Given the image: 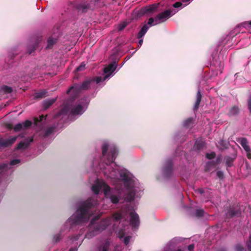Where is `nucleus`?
<instances>
[{
  "mask_svg": "<svg viewBox=\"0 0 251 251\" xmlns=\"http://www.w3.org/2000/svg\"><path fill=\"white\" fill-rule=\"evenodd\" d=\"M85 65L86 64L84 62H82L80 65L75 69V71L77 72L84 70L85 68Z\"/></svg>",
  "mask_w": 251,
  "mask_h": 251,
  "instance_id": "34",
  "label": "nucleus"
},
{
  "mask_svg": "<svg viewBox=\"0 0 251 251\" xmlns=\"http://www.w3.org/2000/svg\"><path fill=\"white\" fill-rule=\"evenodd\" d=\"M57 42L56 39H52L50 38L47 41V46L46 49H50L52 48L53 46Z\"/></svg>",
  "mask_w": 251,
  "mask_h": 251,
  "instance_id": "23",
  "label": "nucleus"
},
{
  "mask_svg": "<svg viewBox=\"0 0 251 251\" xmlns=\"http://www.w3.org/2000/svg\"><path fill=\"white\" fill-rule=\"evenodd\" d=\"M218 66H219V68H220L223 66V63H222L221 62H220L219 63Z\"/></svg>",
  "mask_w": 251,
  "mask_h": 251,
  "instance_id": "58",
  "label": "nucleus"
},
{
  "mask_svg": "<svg viewBox=\"0 0 251 251\" xmlns=\"http://www.w3.org/2000/svg\"><path fill=\"white\" fill-rule=\"evenodd\" d=\"M213 65H214V66H215L216 67H218V66H217V65H216L215 63H214Z\"/></svg>",
  "mask_w": 251,
  "mask_h": 251,
  "instance_id": "63",
  "label": "nucleus"
},
{
  "mask_svg": "<svg viewBox=\"0 0 251 251\" xmlns=\"http://www.w3.org/2000/svg\"><path fill=\"white\" fill-rule=\"evenodd\" d=\"M37 46V42H35L31 47H28L27 48V51L28 54H31L36 50Z\"/></svg>",
  "mask_w": 251,
  "mask_h": 251,
  "instance_id": "28",
  "label": "nucleus"
},
{
  "mask_svg": "<svg viewBox=\"0 0 251 251\" xmlns=\"http://www.w3.org/2000/svg\"><path fill=\"white\" fill-rule=\"evenodd\" d=\"M159 4H153L149 6L145 7L142 9L143 14L153 13L159 7Z\"/></svg>",
  "mask_w": 251,
  "mask_h": 251,
  "instance_id": "14",
  "label": "nucleus"
},
{
  "mask_svg": "<svg viewBox=\"0 0 251 251\" xmlns=\"http://www.w3.org/2000/svg\"><path fill=\"white\" fill-rule=\"evenodd\" d=\"M194 249V244H190L188 246V250L189 251H193Z\"/></svg>",
  "mask_w": 251,
  "mask_h": 251,
  "instance_id": "51",
  "label": "nucleus"
},
{
  "mask_svg": "<svg viewBox=\"0 0 251 251\" xmlns=\"http://www.w3.org/2000/svg\"><path fill=\"white\" fill-rule=\"evenodd\" d=\"M54 74L53 73H47V74H45L44 75V77H46V78H48V77H52L54 76Z\"/></svg>",
  "mask_w": 251,
  "mask_h": 251,
  "instance_id": "49",
  "label": "nucleus"
},
{
  "mask_svg": "<svg viewBox=\"0 0 251 251\" xmlns=\"http://www.w3.org/2000/svg\"><path fill=\"white\" fill-rule=\"evenodd\" d=\"M23 129H26L29 128L32 125L31 121L29 120H26L25 122L22 123Z\"/></svg>",
  "mask_w": 251,
  "mask_h": 251,
  "instance_id": "30",
  "label": "nucleus"
},
{
  "mask_svg": "<svg viewBox=\"0 0 251 251\" xmlns=\"http://www.w3.org/2000/svg\"><path fill=\"white\" fill-rule=\"evenodd\" d=\"M190 0H182V2H187L189 1Z\"/></svg>",
  "mask_w": 251,
  "mask_h": 251,
  "instance_id": "60",
  "label": "nucleus"
},
{
  "mask_svg": "<svg viewBox=\"0 0 251 251\" xmlns=\"http://www.w3.org/2000/svg\"><path fill=\"white\" fill-rule=\"evenodd\" d=\"M236 251H244V247L240 244H237L235 246Z\"/></svg>",
  "mask_w": 251,
  "mask_h": 251,
  "instance_id": "40",
  "label": "nucleus"
},
{
  "mask_svg": "<svg viewBox=\"0 0 251 251\" xmlns=\"http://www.w3.org/2000/svg\"><path fill=\"white\" fill-rule=\"evenodd\" d=\"M238 74H239L238 73H236V74H235V76L236 78H237L238 77H239V75H238Z\"/></svg>",
  "mask_w": 251,
  "mask_h": 251,
  "instance_id": "59",
  "label": "nucleus"
},
{
  "mask_svg": "<svg viewBox=\"0 0 251 251\" xmlns=\"http://www.w3.org/2000/svg\"><path fill=\"white\" fill-rule=\"evenodd\" d=\"M57 97L54 99L46 100L43 101V105L45 110L48 109L57 100Z\"/></svg>",
  "mask_w": 251,
  "mask_h": 251,
  "instance_id": "18",
  "label": "nucleus"
},
{
  "mask_svg": "<svg viewBox=\"0 0 251 251\" xmlns=\"http://www.w3.org/2000/svg\"><path fill=\"white\" fill-rule=\"evenodd\" d=\"M32 138H27L25 139L24 141L20 142L16 147L15 149L18 150H25L26 149L29 145V144L33 142Z\"/></svg>",
  "mask_w": 251,
  "mask_h": 251,
  "instance_id": "12",
  "label": "nucleus"
},
{
  "mask_svg": "<svg viewBox=\"0 0 251 251\" xmlns=\"http://www.w3.org/2000/svg\"><path fill=\"white\" fill-rule=\"evenodd\" d=\"M139 218L138 215L134 212L130 213V224L132 226L136 227L139 225Z\"/></svg>",
  "mask_w": 251,
  "mask_h": 251,
  "instance_id": "13",
  "label": "nucleus"
},
{
  "mask_svg": "<svg viewBox=\"0 0 251 251\" xmlns=\"http://www.w3.org/2000/svg\"><path fill=\"white\" fill-rule=\"evenodd\" d=\"M69 251H77V250L75 248H71Z\"/></svg>",
  "mask_w": 251,
  "mask_h": 251,
  "instance_id": "57",
  "label": "nucleus"
},
{
  "mask_svg": "<svg viewBox=\"0 0 251 251\" xmlns=\"http://www.w3.org/2000/svg\"><path fill=\"white\" fill-rule=\"evenodd\" d=\"M173 163L171 160L167 161L165 166L164 168V173L166 176L169 177L172 172Z\"/></svg>",
  "mask_w": 251,
  "mask_h": 251,
  "instance_id": "15",
  "label": "nucleus"
},
{
  "mask_svg": "<svg viewBox=\"0 0 251 251\" xmlns=\"http://www.w3.org/2000/svg\"><path fill=\"white\" fill-rule=\"evenodd\" d=\"M20 162V160L19 159H13L10 161V165H15Z\"/></svg>",
  "mask_w": 251,
  "mask_h": 251,
  "instance_id": "45",
  "label": "nucleus"
},
{
  "mask_svg": "<svg viewBox=\"0 0 251 251\" xmlns=\"http://www.w3.org/2000/svg\"><path fill=\"white\" fill-rule=\"evenodd\" d=\"M204 212L202 209H197L196 211V216L198 217H201L203 216Z\"/></svg>",
  "mask_w": 251,
  "mask_h": 251,
  "instance_id": "37",
  "label": "nucleus"
},
{
  "mask_svg": "<svg viewBox=\"0 0 251 251\" xmlns=\"http://www.w3.org/2000/svg\"><path fill=\"white\" fill-rule=\"evenodd\" d=\"M104 80L105 79H90V80L84 81L81 85L75 84L68 89L66 91V94L67 95H71V100L73 101L77 97L78 93L81 90H87L89 87L90 83L91 81H96V83L98 84L102 80Z\"/></svg>",
  "mask_w": 251,
  "mask_h": 251,
  "instance_id": "2",
  "label": "nucleus"
},
{
  "mask_svg": "<svg viewBox=\"0 0 251 251\" xmlns=\"http://www.w3.org/2000/svg\"><path fill=\"white\" fill-rule=\"evenodd\" d=\"M247 152V156L248 158L251 159V153H250V151Z\"/></svg>",
  "mask_w": 251,
  "mask_h": 251,
  "instance_id": "53",
  "label": "nucleus"
},
{
  "mask_svg": "<svg viewBox=\"0 0 251 251\" xmlns=\"http://www.w3.org/2000/svg\"><path fill=\"white\" fill-rule=\"evenodd\" d=\"M111 201L114 204H116L119 202L118 198L115 195H111L110 197Z\"/></svg>",
  "mask_w": 251,
  "mask_h": 251,
  "instance_id": "36",
  "label": "nucleus"
},
{
  "mask_svg": "<svg viewBox=\"0 0 251 251\" xmlns=\"http://www.w3.org/2000/svg\"><path fill=\"white\" fill-rule=\"evenodd\" d=\"M204 146V142L202 141L197 140L194 145V148L197 149V150H201L202 149Z\"/></svg>",
  "mask_w": 251,
  "mask_h": 251,
  "instance_id": "25",
  "label": "nucleus"
},
{
  "mask_svg": "<svg viewBox=\"0 0 251 251\" xmlns=\"http://www.w3.org/2000/svg\"><path fill=\"white\" fill-rule=\"evenodd\" d=\"M117 67V65L115 62H113L110 63L108 65L106 66L103 68V78H107L109 77L115 71Z\"/></svg>",
  "mask_w": 251,
  "mask_h": 251,
  "instance_id": "8",
  "label": "nucleus"
},
{
  "mask_svg": "<svg viewBox=\"0 0 251 251\" xmlns=\"http://www.w3.org/2000/svg\"><path fill=\"white\" fill-rule=\"evenodd\" d=\"M102 189L105 195L110 191V187L104 182L98 181L95 185L92 186V190L95 194H98L100 189Z\"/></svg>",
  "mask_w": 251,
  "mask_h": 251,
  "instance_id": "5",
  "label": "nucleus"
},
{
  "mask_svg": "<svg viewBox=\"0 0 251 251\" xmlns=\"http://www.w3.org/2000/svg\"><path fill=\"white\" fill-rule=\"evenodd\" d=\"M201 98H202V96L201 95V91H200V90H198L197 92V96H196V101L195 103L194 107V111H197L199 109L200 104L201 100Z\"/></svg>",
  "mask_w": 251,
  "mask_h": 251,
  "instance_id": "19",
  "label": "nucleus"
},
{
  "mask_svg": "<svg viewBox=\"0 0 251 251\" xmlns=\"http://www.w3.org/2000/svg\"><path fill=\"white\" fill-rule=\"evenodd\" d=\"M99 218H100V216H95L94 218H93L91 220V222H90L91 224V225H94V224H95V222H96L97 220H98L99 219Z\"/></svg>",
  "mask_w": 251,
  "mask_h": 251,
  "instance_id": "43",
  "label": "nucleus"
},
{
  "mask_svg": "<svg viewBox=\"0 0 251 251\" xmlns=\"http://www.w3.org/2000/svg\"><path fill=\"white\" fill-rule=\"evenodd\" d=\"M143 39H140L139 41L138 44H139L140 46H141L142 45V44H143Z\"/></svg>",
  "mask_w": 251,
  "mask_h": 251,
  "instance_id": "56",
  "label": "nucleus"
},
{
  "mask_svg": "<svg viewBox=\"0 0 251 251\" xmlns=\"http://www.w3.org/2000/svg\"><path fill=\"white\" fill-rule=\"evenodd\" d=\"M238 142L241 144L242 147L246 152L251 151V149L249 146L248 145V141L246 138H241L238 139Z\"/></svg>",
  "mask_w": 251,
  "mask_h": 251,
  "instance_id": "17",
  "label": "nucleus"
},
{
  "mask_svg": "<svg viewBox=\"0 0 251 251\" xmlns=\"http://www.w3.org/2000/svg\"><path fill=\"white\" fill-rule=\"evenodd\" d=\"M89 102V97H84L80 100L79 104L71 109L70 113L73 115L82 114L84 106H87Z\"/></svg>",
  "mask_w": 251,
  "mask_h": 251,
  "instance_id": "3",
  "label": "nucleus"
},
{
  "mask_svg": "<svg viewBox=\"0 0 251 251\" xmlns=\"http://www.w3.org/2000/svg\"><path fill=\"white\" fill-rule=\"evenodd\" d=\"M249 25L251 26V21L250 22Z\"/></svg>",
  "mask_w": 251,
  "mask_h": 251,
  "instance_id": "64",
  "label": "nucleus"
},
{
  "mask_svg": "<svg viewBox=\"0 0 251 251\" xmlns=\"http://www.w3.org/2000/svg\"><path fill=\"white\" fill-rule=\"evenodd\" d=\"M155 22V18H153L152 17H151L149 19L148 22L147 24H145L143 25V26L142 27L141 30L139 31V32L138 33L137 35V38L138 39H140L142 38L144 36V35L146 34V33L147 32L148 30L149 29L150 26H151L152 25H155L154 23Z\"/></svg>",
  "mask_w": 251,
  "mask_h": 251,
  "instance_id": "7",
  "label": "nucleus"
},
{
  "mask_svg": "<svg viewBox=\"0 0 251 251\" xmlns=\"http://www.w3.org/2000/svg\"><path fill=\"white\" fill-rule=\"evenodd\" d=\"M248 106L250 112L251 114V96H250L248 100Z\"/></svg>",
  "mask_w": 251,
  "mask_h": 251,
  "instance_id": "44",
  "label": "nucleus"
},
{
  "mask_svg": "<svg viewBox=\"0 0 251 251\" xmlns=\"http://www.w3.org/2000/svg\"><path fill=\"white\" fill-rule=\"evenodd\" d=\"M217 176L220 179H223L224 178V174L223 172L218 171L216 173Z\"/></svg>",
  "mask_w": 251,
  "mask_h": 251,
  "instance_id": "42",
  "label": "nucleus"
},
{
  "mask_svg": "<svg viewBox=\"0 0 251 251\" xmlns=\"http://www.w3.org/2000/svg\"><path fill=\"white\" fill-rule=\"evenodd\" d=\"M108 149V145L107 144H104L102 146V156H105L106 154Z\"/></svg>",
  "mask_w": 251,
  "mask_h": 251,
  "instance_id": "32",
  "label": "nucleus"
},
{
  "mask_svg": "<svg viewBox=\"0 0 251 251\" xmlns=\"http://www.w3.org/2000/svg\"><path fill=\"white\" fill-rule=\"evenodd\" d=\"M194 120L193 118L190 117L183 122V126L187 128H191L193 126Z\"/></svg>",
  "mask_w": 251,
  "mask_h": 251,
  "instance_id": "20",
  "label": "nucleus"
},
{
  "mask_svg": "<svg viewBox=\"0 0 251 251\" xmlns=\"http://www.w3.org/2000/svg\"><path fill=\"white\" fill-rule=\"evenodd\" d=\"M96 203V201L92 199H88L85 201L80 206L78 212L75 217V222L79 223L87 222L93 214L92 210L94 209Z\"/></svg>",
  "mask_w": 251,
  "mask_h": 251,
  "instance_id": "1",
  "label": "nucleus"
},
{
  "mask_svg": "<svg viewBox=\"0 0 251 251\" xmlns=\"http://www.w3.org/2000/svg\"><path fill=\"white\" fill-rule=\"evenodd\" d=\"M182 3L181 2H176L173 5V7L175 8H178L180 7L182 5Z\"/></svg>",
  "mask_w": 251,
  "mask_h": 251,
  "instance_id": "48",
  "label": "nucleus"
},
{
  "mask_svg": "<svg viewBox=\"0 0 251 251\" xmlns=\"http://www.w3.org/2000/svg\"><path fill=\"white\" fill-rule=\"evenodd\" d=\"M12 92V88L7 85H3L0 89V92L3 93L4 94H10Z\"/></svg>",
  "mask_w": 251,
  "mask_h": 251,
  "instance_id": "22",
  "label": "nucleus"
},
{
  "mask_svg": "<svg viewBox=\"0 0 251 251\" xmlns=\"http://www.w3.org/2000/svg\"><path fill=\"white\" fill-rule=\"evenodd\" d=\"M6 127L9 129H13L14 126H13L12 124H7L6 125Z\"/></svg>",
  "mask_w": 251,
  "mask_h": 251,
  "instance_id": "52",
  "label": "nucleus"
},
{
  "mask_svg": "<svg viewBox=\"0 0 251 251\" xmlns=\"http://www.w3.org/2000/svg\"><path fill=\"white\" fill-rule=\"evenodd\" d=\"M93 78H97V79H99V78H101V77L100 76H97V77H94Z\"/></svg>",
  "mask_w": 251,
  "mask_h": 251,
  "instance_id": "61",
  "label": "nucleus"
},
{
  "mask_svg": "<svg viewBox=\"0 0 251 251\" xmlns=\"http://www.w3.org/2000/svg\"><path fill=\"white\" fill-rule=\"evenodd\" d=\"M240 214V208L238 204H234L230 206L226 213L227 218H232L234 216H238Z\"/></svg>",
  "mask_w": 251,
  "mask_h": 251,
  "instance_id": "9",
  "label": "nucleus"
},
{
  "mask_svg": "<svg viewBox=\"0 0 251 251\" xmlns=\"http://www.w3.org/2000/svg\"><path fill=\"white\" fill-rule=\"evenodd\" d=\"M117 154L118 151L116 147L115 146H111L107 156V161L109 164L114 162Z\"/></svg>",
  "mask_w": 251,
  "mask_h": 251,
  "instance_id": "10",
  "label": "nucleus"
},
{
  "mask_svg": "<svg viewBox=\"0 0 251 251\" xmlns=\"http://www.w3.org/2000/svg\"><path fill=\"white\" fill-rule=\"evenodd\" d=\"M23 124L22 123H18L14 127L13 129L15 131L17 132L22 129H23Z\"/></svg>",
  "mask_w": 251,
  "mask_h": 251,
  "instance_id": "35",
  "label": "nucleus"
},
{
  "mask_svg": "<svg viewBox=\"0 0 251 251\" xmlns=\"http://www.w3.org/2000/svg\"><path fill=\"white\" fill-rule=\"evenodd\" d=\"M17 138V136L10 137L7 139L0 137V150L11 147L15 142Z\"/></svg>",
  "mask_w": 251,
  "mask_h": 251,
  "instance_id": "6",
  "label": "nucleus"
},
{
  "mask_svg": "<svg viewBox=\"0 0 251 251\" xmlns=\"http://www.w3.org/2000/svg\"><path fill=\"white\" fill-rule=\"evenodd\" d=\"M55 126H50L47 128L45 132V136H48L55 131Z\"/></svg>",
  "mask_w": 251,
  "mask_h": 251,
  "instance_id": "26",
  "label": "nucleus"
},
{
  "mask_svg": "<svg viewBox=\"0 0 251 251\" xmlns=\"http://www.w3.org/2000/svg\"><path fill=\"white\" fill-rule=\"evenodd\" d=\"M198 191L201 194L204 193V190L203 189H198Z\"/></svg>",
  "mask_w": 251,
  "mask_h": 251,
  "instance_id": "54",
  "label": "nucleus"
},
{
  "mask_svg": "<svg viewBox=\"0 0 251 251\" xmlns=\"http://www.w3.org/2000/svg\"><path fill=\"white\" fill-rule=\"evenodd\" d=\"M239 108L237 106H233L229 109L228 115L229 116L237 115L239 114Z\"/></svg>",
  "mask_w": 251,
  "mask_h": 251,
  "instance_id": "21",
  "label": "nucleus"
},
{
  "mask_svg": "<svg viewBox=\"0 0 251 251\" xmlns=\"http://www.w3.org/2000/svg\"><path fill=\"white\" fill-rule=\"evenodd\" d=\"M130 236H126L124 239V243L126 245H127L130 241Z\"/></svg>",
  "mask_w": 251,
  "mask_h": 251,
  "instance_id": "47",
  "label": "nucleus"
},
{
  "mask_svg": "<svg viewBox=\"0 0 251 251\" xmlns=\"http://www.w3.org/2000/svg\"><path fill=\"white\" fill-rule=\"evenodd\" d=\"M217 162L214 161L208 162L206 165V170L209 171L212 169V167H215Z\"/></svg>",
  "mask_w": 251,
  "mask_h": 251,
  "instance_id": "29",
  "label": "nucleus"
},
{
  "mask_svg": "<svg viewBox=\"0 0 251 251\" xmlns=\"http://www.w3.org/2000/svg\"><path fill=\"white\" fill-rule=\"evenodd\" d=\"M113 218L116 221H119L122 218V215L119 213H115L113 215Z\"/></svg>",
  "mask_w": 251,
  "mask_h": 251,
  "instance_id": "41",
  "label": "nucleus"
},
{
  "mask_svg": "<svg viewBox=\"0 0 251 251\" xmlns=\"http://www.w3.org/2000/svg\"><path fill=\"white\" fill-rule=\"evenodd\" d=\"M247 246L249 251H251V233L249 235V240L247 242Z\"/></svg>",
  "mask_w": 251,
  "mask_h": 251,
  "instance_id": "39",
  "label": "nucleus"
},
{
  "mask_svg": "<svg viewBox=\"0 0 251 251\" xmlns=\"http://www.w3.org/2000/svg\"><path fill=\"white\" fill-rule=\"evenodd\" d=\"M174 10H166L162 12L159 13L155 17V24L157 25L167 21L169 18L176 13Z\"/></svg>",
  "mask_w": 251,
  "mask_h": 251,
  "instance_id": "4",
  "label": "nucleus"
},
{
  "mask_svg": "<svg viewBox=\"0 0 251 251\" xmlns=\"http://www.w3.org/2000/svg\"><path fill=\"white\" fill-rule=\"evenodd\" d=\"M216 153L215 152H212L211 153H207L206 154V157L209 159H212L215 157Z\"/></svg>",
  "mask_w": 251,
  "mask_h": 251,
  "instance_id": "38",
  "label": "nucleus"
},
{
  "mask_svg": "<svg viewBox=\"0 0 251 251\" xmlns=\"http://www.w3.org/2000/svg\"><path fill=\"white\" fill-rule=\"evenodd\" d=\"M176 251H183L181 249H178Z\"/></svg>",
  "mask_w": 251,
  "mask_h": 251,
  "instance_id": "62",
  "label": "nucleus"
},
{
  "mask_svg": "<svg viewBox=\"0 0 251 251\" xmlns=\"http://www.w3.org/2000/svg\"><path fill=\"white\" fill-rule=\"evenodd\" d=\"M77 8L79 10H81L82 12H85L89 9V6L86 4H80L77 6Z\"/></svg>",
  "mask_w": 251,
  "mask_h": 251,
  "instance_id": "27",
  "label": "nucleus"
},
{
  "mask_svg": "<svg viewBox=\"0 0 251 251\" xmlns=\"http://www.w3.org/2000/svg\"><path fill=\"white\" fill-rule=\"evenodd\" d=\"M126 23L121 24L119 25L118 30L120 31H121V30H123L126 27Z\"/></svg>",
  "mask_w": 251,
  "mask_h": 251,
  "instance_id": "46",
  "label": "nucleus"
},
{
  "mask_svg": "<svg viewBox=\"0 0 251 251\" xmlns=\"http://www.w3.org/2000/svg\"><path fill=\"white\" fill-rule=\"evenodd\" d=\"M109 223L107 220H102L99 223L96 225L94 231L101 232L106 229Z\"/></svg>",
  "mask_w": 251,
  "mask_h": 251,
  "instance_id": "11",
  "label": "nucleus"
},
{
  "mask_svg": "<svg viewBox=\"0 0 251 251\" xmlns=\"http://www.w3.org/2000/svg\"><path fill=\"white\" fill-rule=\"evenodd\" d=\"M60 238L59 235L56 238H55V241L56 242H59L60 241Z\"/></svg>",
  "mask_w": 251,
  "mask_h": 251,
  "instance_id": "55",
  "label": "nucleus"
},
{
  "mask_svg": "<svg viewBox=\"0 0 251 251\" xmlns=\"http://www.w3.org/2000/svg\"><path fill=\"white\" fill-rule=\"evenodd\" d=\"M47 116H44L43 115L40 116L39 117L34 118V123L37 124L38 123L42 121L44 119H46Z\"/></svg>",
  "mask_w": 251,
  "mask_h": 251,
  "instance_id": "33",
  "label": "nucleus"
},
{
  "mask_svg": "<svg viewBox=\"0 0 251 251\" xmlns=\"http://www.w3.org/2000/svg\"><path fill=\"white\" fill-rule=\"evenodd\" d=\"M46 92L44 90L41 91L39 92L35 93L34 94V99H42L46 96Z\"/></svg>",
  "mask_w": 251,
  "mask_h": 251,
  "instance_id": "24",
  "label": "nucleus"
},
{
  "mask_svg": "<svg viewBox=\"0 0 251 251\" xmlns=\"http://www.w3.org/2000/svg\"><path fill=\"white\" fill-rule=\"evenodd\" d=\"M109 247L110 242L108 240H105L99 245L96 251H109Z\"/></svg>",
  "mask_w": 251,
  "mask_h": 251,
  "instance_id": "16",
  "label": "nucleus"
},
{
  "mask_svg": "<svg viewBox=\"0 0 251 251\" xmlns=\"http://www.w3.org/2000/svg\"><path fill=\"white\" fill-rule=\"evenodd\" d=\"M233 161L234 159L228 156L226 158V164L229 167H231L232 166V163L233 162Z\"/></svg>",
  "mask_w": 251,
  "mask_h": 251,
  "instance_id": "31",
  "label": "nucleus"
},
{
  "mask_svg": "<svg viewBox=\"0 0 251 251\" xmlns=\"http://www.w3.org/2000/svg\"><path fill=\"white\" fill-rule=\"evenodd\" d=\"M69 108L67 105L64 106V107L62 109V113H66L68 111Z\"/></svg>",
  "mask_w": 251,
  "mask_h": 251,
  "instance_id": "50",
  "label": "nucleus"
}]
</instances>
